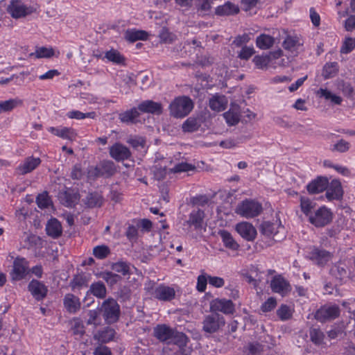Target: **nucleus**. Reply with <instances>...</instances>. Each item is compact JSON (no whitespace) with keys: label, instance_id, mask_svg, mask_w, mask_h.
<instances>
[{"label":"nucleus","instance_id":"f257e3e1","mask_svg":"<svg viewBox=\"0 0 355 355\" xmlns=\"http://www.w3.org/2000/svg\"><path fill=\"white\" fill-rule=\"evenodd\" d=\"M99 312L107 324H112L119 320L120 306L114 299L110 297L103 302Z\"/></svg>","mask_w":355,"mask_h":355},{"label":"nucleus","instance_id":"f03ea898","mask_svg":"<svg viewBox=\"0 0 355 355\" xmlns=\"http://www.w3.org/2000/svg\"><path fill=\"white\" fill-rule=\"evenodd\" d=\"M193 108V103L188 96L175 98L169 105L170 114L175 118L187 116Z\"/></svg>","mask_w":355,"mask_h":355},{"label":"nucleus","instance_id":"7ed1b4c3","mask_svg":"<svg viewBox=\"0 0 355 355\" xmlns=\"http://www.w3.org/2000/svg\"><path fill=\"white\" fill-rule=\"evenodd\" d=\"M263 210L262 205L254 200L242 201L236 209V213L244 218H251L259 216Z\"/></svg>","mask_w":355,"mask_h":355},{"label":"nucleus","instance_id":"20e7f679","mask_svg":"<svg viewBox=\"0 0 355 355\" xmlns=\"http://www.w3.org/2000/svg\"><path fill=\"white\" fill-rule=\"evenodd\" d=\"M259 231L267 237L272 236L275 241H280L285 238L284 227L277 221H263L259 226Z\"/></svg>","mask_w":355,"mask_h":355},{"label":"nucleus","instance_id":"39448f33","mask_svg":"<svg viewBox=\"0 0 355 355\" xmlns=\"http://www.w3.org/2000/svg\"><path fill=\"white\" fill-rule=\"evenodd\" d=\"M225 324V318L218 313L207 315L202 321V330L209 334L217 332Z\"/></svg>","mask_w":355,"mask_h":355},{"label":"nucleus","instance_id":"423d86ee","mask_svg":"<svg viewBox=\"0 0 355 355\" xmlns=\"http://www.w3.org/2000/svg\"><path fill=\"white\" fill-rule=\"evenodd\" d=\"M333 216L331 211L326 207H320L310 215L309 221L316 227H322L329 224Z\"/></svg>","mask_w":355,"mask_h":355},{"label":"nucleus","instance_id":"0eeeda50","mask_svg":"<svg viewBox=\"0 0 355 355\" xmlns=\"http://www.w3.org/2000/svg\"><path fill=\"white\" fill-rule=\"evenodd\" d=\"M210 310L213 313L222 312L225 315H231L235 311V306L231 300L216 298L210 302Z\"/></svg>","mask_w":355,"mask_h":355},{"label":"nucleus","instance_id":"6e6552de","mask_svg":"<svg viewBox=\"0 0 355 355\" xmlns=\"http://www.w3.org/2000/svg\"><path fill=\"white\" fill-rule=\"evenodd\" d=\"M339 315L340 308L338 305H325L316 311L315 318L321 322H324L338 318Z\"/></svg>","mask_w":355,"mask_h":355},{"label":"nucleus","instance_id":"1a4fd4ad","mask_svg":"<svg viewBox=\"0 0 355 355\" xmlns=\"http://www.w3.org/2000/svg\"><path fill=\"white\" fill-rule=\"evenodd\" d=\"M110 156L116 162L129 159L132 153L130 149L120 142H116L109 148Z\"/></svg>","mask_w":355,"mask_h":355},{"label":"nucleus","instance_id":"9d476101","mask_svg":"<svg viewBox=\"0 0 355 355\" xmlns=\"http://www.w3.org/2000/svg\"><path fill=\"white\" fill-rule=\"evenodd\" d=\"M28 290L37 301L45 298L48 293L47 287L42 282L36 279H32L29 282Z\"/></svg>","mask_w":355,"mask_h":355},{"label":"nucleus","instance_id":"9b49d317","mask_svg":"<svg viewBox=\"0 0 355 355\" xmlns=\"http://www.w3.org/2000/svg\"><path fill=\"white\" fill-rule=\"evenodd\" d=\"M28 269V262L26 259L17 257L13 262V269L11 272L12 280L18 281L24 278Z\"/></svg>","mask_w":355,"mask_h":355},{"label":"nucleus","instance_id":"f8f14e48","mask_svg":"<svg viewBox=\"0 0 355 355\" xmlns=\"http://www.w3.org/2000/svg\"><path fill=\"white\" fill-rule=\"evenodd\" d=\"M174 329L165 324H157L153 329V336L159 341L169 344L171 340Z\"/></svg>","mask_w":355,"mask_h":355},{"label":"nucleus","instance_id":"ddd939ff","mask_svg":"<svg viewBox=\"0 0 355 355\" xmlns=\"http://www.w3.org/2000/svg\"><path fill=\"white\" fill-rule=\"evenodd\" d=\"M152 294L155 298L160 301L168 302L175 298V291L173 288L160 284L154 289Z\"/></svg>","mask_w":355,"mask_h":355},{"label":"nucleus","instance_id":"4468645a","mask_svg":"<svg viewBox=\"0 0 355 355\" xmlns=\"http://www.w3.org/2000/svg\"><path fill=\"white\" fill-rule=\"evenodd\" d=\"M326 191V198L329 200H339L343 198V190L341 183L338 180H333L330 183L328 182L327 188Z\"/></svg>","mask_w":355,"mask_h":355},{"label":"nucleus","instance_id":"2eb2a0df","mask_svg":"<svg viewBox=\"0 0 355 355\" xmlns=\"http://www.w3.org/2000/svg\"><path fill=\"white\" fill-rule=\"evenodd\" d=\"M332 257L333 254L330 252L318 248H313L310 252V259L318 266H322L327 264Z\"/></svg>","mask_w":355,"mask_h":355},{"label":"nucleus","instance_id":"dca6fc26","mask_svg":"<svg viewBox=\"0 0 355 355\" xmlns=\"http://www.w3.org/2000/svg\"><path fill=\"white\" fill-rule=\"evenodd\" d=\"M236 232L242 238L248 241H253L257 236V230L254 227L248 222L239 223L236 225Z\"/></svg>","mask_w":355,"mask_h":355},{"label":"nucleus","instance_id":"f3484780","mask_svg":"<svg viewBox=\"0 0 355 355\" xmlns=\"http://www.w3.org/2000/svg\"><path fill=\"white\" fill-rule=\"evenodd\" d=\"M137 108L139 113H148L152 114H161L162 113V105L160 103L152 100H146L141 102Z\"/></svg>","mask_w":355,"mask_h":355},{"label":"nucleus","instance_id":"a211bd4d","mask_svg":"<svg viewBox=\"0 0 355 355\" xmlns=\"http://www.w3.org/2000/svg\"><path fill=\"white\" fill-rule=\"evenodd\" d=\"M327 186L328 179L318 176L306 185V189L309 194H316L325 191Z\"/></svg>","mask_w":355,"mask_h":355},{"label":"nucleus","instance_id":"6ab92c4d","mask_svg":"<svg viewBox=\"0 0 355 355\" xmlns=\"http://www.w3.org/2000/svg\"><path fill=\"white\" fill-rule=\"evenodd\" d=\"M273 292L280 293L282 295H286L291 291L289 283L281 276H275L272 278L270 284Z\"/></svg>","mask_w":355,"mask_h":355},{"label":"nucleus","instance_id":"aec40b11","mask_svg":"<svg viewBox=\"0 0 355 355\" xmlns=\"http://www.w3.org/2000/svg\"><path fill=\"white\" fill-rule=\"evenodd\" d=\"M205 213L201 209L193 210L189 216V219L185 221V224L189 226H193L195 230L201 229L202 227Z\"/></svg>","mask_w":355,"mask_h":355},{"label":"nucleus","instance_id":"412c9836","mask_svg":"<svg viewBox=\"0 0 355 355\" xmlns=\"http://www.w3.org/2000/svg\"><path fill=\"white\" fill-rule=\"evenodd\" d=\"M63 304L67 311L71 313H75L80 309V299L71 293L65 295L63 299Z\"/></svg>","mask_w":355,"mask_h":355},{"label":"nucleus","instance_id":"4be33fe9","mask_svg":"<svg viewBox=\"0 0 355 355\" xmlns=\"http://www.w3.org/2000/svg\"><path fill=\"white\" fill-rule=\"evenodd\" d=\"M46 232L53 239L59 238L62 234L61 223L56 218H51L46 223Z\"/></svg>","mask_w":355,"mask_h":355},{"label":"nucleus","instance_id":"5701e85b","mask_svg":"<svg viewBox=\"0 0 355 355\" xmlns=\"http://www.w3.org/2000/svg\"><path fill=\"white\" fill-rule=\"evenodd\" d=\"M59 198L62 203L67 207H74L79 200V194L72 190H67L59 193Z\"/></svg>","mask_w":355,"mask_h":355},{"label":"nucleus","instance_id":"b1692460","mask_svg":"<svg viewBox=\"0 0 355 355\" xmlns=\"http://www.w3.org/2000/svg\"><path fill=\"white\" fill-rule=\"evenodd\" d=\"M40 163L41 159L39 157H28L17 167V171L21 175H25L35 169Z\"/></svg>","mask_w":355,"mask_h":355},{"label":"nucleus","instance_id":"393cba45","mask_svg":"<svg viewBox=\"0 0 355 355\" xmlns=\"http://www.w3.org/2000/svg\"><path fill=\"white\" fill-rule=\"evenodd\" d=\"M239 6L231 1H227L223 5L218 6L215 10L218 16L234 15L239 12Z\"/></svg>","mask_w":355,"mask_h":355},{"label":"nucleus","instance_id":"a878e982","mask_svg":"<svg viewBox=\"0 0 355 355\" xmlns=\"http://www.w3.org/2000/svg\"><path fill=\"white\" fill-rule=\"evenodd\" d=\"M140 113L137 107H133L130 110L121 112L119 115V119L122 123L126 124H135L139 121L138 117Z\"/></svg>","mask_w":355,"mask_h":355},{"label":"nucleus","instance_id":"bb28decb","mask_svg":"<svg viewBox=\"0 0 355 355\" xmlns=\"http://www.w3.org/2000/svg\"><path fill=\"white\" fill-rule=\"evenodd\" d=\"M116 334L115 330L110 327H105L94 336V339L101 343H107L112 340Z\"/></svg>","mask_w":355,"mask_h":355},{"label":"nucleus","instance_id":"cd10ccee","mask_svg":"<svg viewBox=\"0 0 355 355\" xmlns=\"http://www.w3.org/2000/svg\"><path fill=\"white\" fill-rule=\"evenodd\" d=\"M111 268L118 273H121L123 276L130 275L133 273L132 270H137L130 263L123 261H119L113 263Z\"/></svg>","mask_w":355,"mask_h":355},{"label":"nucleus","instance_id":"c85d7f7f","mask_svg":"<svg viewBox=\"0 0 355 355\" xmlns=\"http://www.w3.org/2000/svg\"><path fill=\"white\" fill-rule=\"evenodd\" d=\"M227 100L225 96L214 95L209 102V107L216 112H221L225 110Z\"/></svg>","mask_w":355,"mask_h":355},{"label":"nucleus","instance_id":"c756f323","mask_svg":"<svg viewBox=\"0 0 355 355\" xmlns=\"http://www.w3.org/2000/svg\"><path fill=\"white\" fill-rule=\"evenodd\" d=\"M330 274L340 282L347 279L349 275L347 268L343 263L333 266L330 269Z\"/></svg>","mask_w":355,"mask_h":355},{"label":"nucleus","instance_id":"7c9ffc66","mask_svg":"<svg viewBox=\"0 0 355 355\" xmlns=\"http://www.w3.org/2000/svg\"><path fill=\"white\" fill-rule=\"evenodd\" d=\"M8 12L14 18H19L26 15V6L19 1H12L8 7Z\"/></svg>","mask_w":355,"mask_h":355},{"label":"nucleus","instance_id":"2f4dec72","mask_svg":"<svg viewBox=\"0 0 355 355\" xmlns=\"http://www.w3.org/2000/svg\"><path fill=\"white\" fill-rule=\"evenodd\" d=\"M223 245L232 250H237L239 248V245L233 238L232 234L226 230H220L218 232Z\"/></svg>","mask_w":355,"mask_h":355},{"label":"nucleus","instance_id":"473e14b6","mask_svg":"<svg viewBox=\"0 0 355 355\" xmlns=\"http://www.w3.org/2000/svg\"><path fill=\"white\" fill-rule=\"evenodd\" d=\"M124 37L127 41L135 42L137 40H146L148 37V33L144 31L128 29L125 31Z\"/></svg>","mask_w":355,"mask_h":355},{"label":"nucleus","instance_id":"72a5a7b5","mask_svg":"<svg viewBox=\"0 0 355 355\" xmlns=\"http://www.w3.org/2000/svg\"><path fill=\"white\" fill-rule=\"evenodd\" d=\"M51 132L56 136L69 141H73L76 137V133L72 128H63L62 129H58L56 128H51Z\"/></svg>","mask_w":355,"mask_h":355},{"label":"nucleus","instance_id":"f704fd0d","mask_svg":"<svg viewBox=\"0 0 355 355\" xmlns=\"http://www.w3.org/2000/svg\"><path fill=\"white\" fill-rule=\"evenodd\" d=\"M300 209L302 212L308 218L314 212L313 209L315 208L316 203L311 200L309 198L305 196H300Z\"/></svg>","mask_w":355,"mask_h":355},{"label":"nucleus","instance_id":"c9c22d12","mask_svg":"<svg viewBox=\"0 0 355 355\" xmlns=\"http://www.w3.org/2000/svg\"><path fill=\"white\" fill-rule=\"evenodd\" d=\"M83 201L87 207L94 208L96 207H101L102 205L103 198L98 192H92L88 193Z\"/></svg>","mask_w":355,"mask_h":355},{"label":"nucleus","instance_id":"e433bc0d","mask_svg":"<svg viewBox=\"0 0 355 355\" xmlns=\"http://www.w3.org/2000/svg\"><path fill=\"white\" fill-rule=\"evenodd\" d=\"M22 105L23 101L18 98H10L7 101H0V113L10 112L14 108Z\"/></svg>","mask_w":355,"mask_h":355},{"label":"nucleus","instance_id":"4c0bfd02","mask_svg":"<svg viewBox=\"0 0 355 355\" xmlns=\"http://www.w3.org/2000/svg\"><path fill=\"white\" fill-rule=\"evenodd\" d=\"M201 120L199 118L189 117L182 124V129L184 132H193L197 131L201 125Z\"/></svg>","mask_w":355,"mask_h":355},{"label":"nucleus","instance_id":"58836bf2","mask_svg":"<svg viewBox=\"0 0 355 355\" xmlns=\"http://www.w3.org/2000/svg\"><path fill=\"white\" fill-rule=\"evenodd\" d=\"M213 0H196V9L200 16L208 15L211 9Z\"/></svg>","mask_w":355,"mask_h":355},{"label":"nucleus","instance_id":"ea45409f","mask_svg":"<svg viewBox=\"0 0 355 355\" xmlns=\"http://www.w3.org/2000/svg\"><path fill=\"white\" fill-rule=\"evenodd\" d=\"M89 292L98 298L103 299L106 296L107 290L102 282H97L91 284Z\"/></svg>","mask_w":355,"mask_h":355},{"label":"nucleus","instance_id":"a19ab883","mask_svg":"<svg viewBox=\"0 0 355 355\" xmlns=\"http://www.w3.org/2000/svg\"><path fill=\"white\" fill-rule=\"evenodd\" d=\"M101 173L103 177L110 178L116 172L115 164L111 160H103L100 163Z\"/></svg>","mask_w":355,"mask_h":355},{"label":"nucleus","instance_id":"79ce46f5","mask_svg":"<svg viewBox=\"0 0 355 355\" xmlns=\"http://www.w3.org/2000/svg\"><path fill=\"white\" fill-rule=\"evenodd\" d=\"M274 43V37L266 34H261L256 40L257 46L261 49H268L272 46Z\"/></svg>","mask_w":355,"mask_h":355},{"label":"nucleus","instance_id":"37998d69","mask_svg":"<svg viewBox=\"0 0 355 355\" xmlns=\"http://www.w3.org/2000/svg\"><path fill=\"white\" fill-rule=\"evenodd\" d=\"M189 341L188 337L182 332L178 331L174 329L173 334L170 340L169 344L173 343L179 346L180 347H186Z\"/></svg>","mask_w":355,"mask_h":355},{"label":"nucleus","instance_id":"c03bdc74","mask_svg":"<svg viewBox=\"0 0 355 355\" xmlns=\"http://www.w3.org/2000/svg\"><path fill=\"white\" fill-rule=\"evenodd\" d=\"M301 45L300 40L296 37L286 35L284 39L282 46L286 50H288L293 53L296 51L298 47Z\"/></svg>","mask_w":355,"mask_h":355},{"label":"nucleus","instance_id":"a18cd8bd","mask_svg":"<svg viewBox=\"0 0 355 355\" xmlns=\"http://www.w3.org/2000/svg\"><path fill=\"white\" fill-rule=\"evenodd\" d=\"M105 58L109 61L117 64H124L125 58L116 49H111L105 54Z\"/></svg>","mask_w":355,"mask_h":355},{"label":"nucleus","instance_id":"49530a36","mask_svg":"<svg viewBox=\"0 0 355 355\" xmlns=\"http://www.w3.org/2000/svg\"><path fill=\"white\" fill-rule=\"evenodd\" d=\"M71 329L73 335L79 337H82L85 334L84 324L78 318H75L71 321Z\"/></svg>","mask_w":355,"mask_h":355},{"label":"nucleus","instance_id":"de8ad7c7","mask_svg":"<svg viewBox=\"0 0 355 355\" xmlns=\"http://www.w3.org/2000/svg\"><path fill=\"white\" fill-rule=\"evenodd\" d=\"M309 336L311 342L316 345L322 344L324 338V333L320 329L314 327L309 329Z\"/></svg>","mask_w":355,"mask_h":355},{"label":"nucleus","instance_id":"09e8293b","mask_svg":"<svg viewBox=\"0 0 355 355\" xmlns=\"http://www.w3.org/2000/svg\"><path fill=\"white\" fill-rule=\"evenodd\" d=\"M338 71V63L336 62L327 63L322 70V76L324 79L334 77Z\"/></svg>","mask_w":355,"mask_h":355},{"label":"nucleus","instance_id":"8fccbe9b","mask_svg":"<svg viewBox=\"0 0 355 355\" xmlns=\"http://www.w3.org/2000/svg\"><path fill=\"white\" fill-rule=\"evenodd\" d=\"M87 279L83 275H75L69 283L71 290L75 291L76 289H80L82 287L87 286Z\"/></svg>","mask_w":355,"mask_h":355},{"label":"nucleus","instance_id":"3c124183","mask_svg":"<svg viewBox=\"0 0 355 355\" xmlns=\"http://www.w3.org/2000/svg\"><path fill=\"white\" fill-rule=\"evenodd\" d=\"M338 88L347 98L350 99L354 98L355 91L351 83L341 81L338 85Z\"/></svg>","mask_w":355,"mask_h":355},{"label":"nucleus","instance_id":"603ef678","mask_svg":"<svg viewBox=\"0 0 355 355\" xmlns=\"http://www.w3.org/2000/svg\"><path fill=\"white\" fill-rule=\"evenodd\" d=\"M67 116L69 119H83L85 118L94 119L96 116V114L95 112L83 113L78 110H73V111L69 112L67 114Z\"/></svg>","mask_w":355,"mask_h":355},{"label":"nucleus","instance_id":"864d4df0","mask_svg":"<svg viewBox=\"0 0 355 355\" xmlns=\"http://www.w3.org/2000/svg\"><path fill=\"white\" fill-rule=\"evenodd\" d=\"M36 203L37 206L41 209L48 208L51 204V200L48 195V193L44 191L42 193L38 194L36 198Z\"/></svg>","mask_w":355,"mask_h":355},{"label":"nucleus","instance_id":"5fc2aeb1","mask_svg":"<svg viewBox=\"0 0 355 355\" xmlns=\"http://www.w3.org/2000/svg\"><path fill=\"white\" fill-rule=\"evenodd\" d=\"M101 277L107 282L110 286L116 284L121 279V277L119 275L114 273L112 272H103Z\"/></svg>","mask_w":355,"mask_h":355},{"label":"nucleus","instance_id":"6e6d98bb","mask_svg":"<svg viewBox=\"0 0 355 355\" xmlns=\"http://www.w3.org/2000/svg\"><path fill=\"white\" fill-rule=\"evenodd\" d=\"M126 142L135 149L143 148L146 145V139L140 136H130Z\"/></svg>","mask_w":355,"mask_h":355},{"label":"nucleus","instance_id":"4d7b16f0","mask_svg":"<svg viewBox=\"0 0 355 355\" xmlns=\"http://www.w3.org/2000/svg\"><path fill=\"white\" fill-rule=\"evenodd\" d=\"M110 253V248L104 245L96 246L93 249V254L99 259L106 258Z\"/></svg>","mask_w":355,"mask_h":355},{"label":"nucleus","instance_id":"13d9d810","mask_svg":"<svg viewBox=\"0 0 355 355\" xmlns=\"http://www.w3.org/2000/svg\"><path fill=\"white\" fill-rule=\"evenodd\" d=\"M277 315L281 320H287L292 317V312L291 309L285 304H282L277 310Z\"/></svg>","mask_w":355,"mask_h":355},{"label":"nucleus","instance_id":"bf43d9fd","mask_svg":"<svg viewBox=\"0 0 355 355\" xmlns=\"http://www.w3.org/2000/svg\"><path fill=\"white\" fill-rule=\"evenodd\" d=\"M350 147V144L348 141L340 139L336 144H334L330 148L332 152L345 153Z\"/></svg>","mask_w":355,"mask_h":355},{"label":"nucleus","instance_id":"052dcab7","mask_svg":"<svg viewBox=\"0 0 355 355\" xmlns=\"http://www.w3.org/2000/svg\"><path fill=\"white\" fill-rule=\"evenodd\" d=\"M355 48V38L346 37L340 48L341 53H349Z\"/></svg>","mask_w":355,"mask_h":355},{"label":"nucleus","instance_id":"680f3d73","mask_svg":"<svg viewBox=\"0 0 355 355\" xmlns=\"http://www.w3.org/2000/svg\"><path fill=\"white\" fill-rule=\"evenodd\" d=\"M255 53L254 49L252 46H244L241 51L238 53V58L241 60H248Z\"/></svg>","mask_w":355,"mask_h":355},{"label":"nucleus","instance_id":"e2e57ef3","mask_svg":"<svg viewBox=\"0 0 355 355\" xmlns=\"http://www.w3.org/2000/svg\"><path fill=\"white\" fill-rule=\"evenodd\" d=\"M252 61L257 68L262 69L268 66L270 62V57L267 55H256L254 57Z\"/></svg>","mask_w":355,"mask_h":355},{"label":"nucleus","instance_id":"0e129e2a","mask_svg":"<svg viewBox=\"0 0 355 355\" xmlns=\"http://www.w3.org/2000/svg\"><path fill=\"white\" fill-rule=\"evenodd\" d=\"M195 169V166L192 164H188L187 162H181L175 164L173 168L171 169V171L173 173H182V172H187L189 171H193Z\"/></svg>","mask_w":355,"mask_h":355},{"label":"nucleus","instance_id":"69168bd1","mask_svg":"<svg viewBox=\"0 0 355 355\" xmlns=\"http://www.w3.org/2000/svg\"><path fill=\"white\" fill-rule=\"evenodd\" d=\"M223 116L226 120V122L230 125H234L239 122V115L236 112L227 111L223 114Z\"/></svg>","mask_w":355,"mask_h":355},{"label":"nucleus","instance_id":"338daca9","mask_svg":"<svg viewBox=\"0 0 355 355\" xmlns=\"http://www.w3.org/2000/svg\"><path fill=\"white\" fill-rule=\"evenodd\" d=\"M159 37L164 43H171L174 40L175 35L170 33L166 28L163 27L159 33Z\"/></svg>","mask_w":355,"mask_h":355},{"label":"nucleus","instance_id":"774afa93","mask_svg":"<svg viewBox=\"0 0 355 355\" xmlns=\"http://www.w3.org/2000/svg\"><path fill=\"white\" fill-rule=\"evenodd\" d=\"M94 355H112L111 349L102 344L97 346L93 352Z\"/></svg>","mask_w":355,"mask_h":355}]
</instances>
